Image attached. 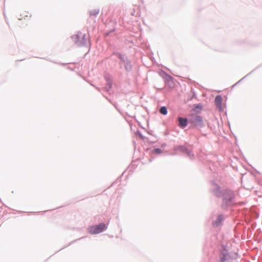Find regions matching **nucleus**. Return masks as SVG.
<instances>
[{
	"instance_id": "9",
	"label": "nucleus",
	"mask_w": 262,
	"mask_h": 262,
	"mask_svg": "<svg viewBox=\"0 0 262 262\" xmlns=\"http://www.w3.org/2000/svg\"><path fill=\"white\" fill-rule=\"evenodd\" d=\"M223 220V216L222 215H219L217 218L218 224H220L222 221Z\"/></svg>"
},
{
	"instance_id": "3",
	"label": "nucleus",
	"mask_w": 262,
	"mask_h": 262,
	"mask_svg": "<svg viewBox=\"0 0 262 262\" xmlns=\"http://www.w3.org/2000/svg\"><path fill=\"white\" fill-rule=\"evenodd\" d=\"M190 123L194 126H202L203 120L201 117L193 116L189 120Z\"/></svg>"
},
{
	"instance_id": "7",
	"label": "nucleus",
	"mask_w": 262,
	"mask_h": 262,
	"mask_svg": "<svg viewBox=\"0 0 262 262\" xmlns=\"http://www.w3.org/2000/svg\"><path fill=\"white\" fill-rule=\"evenodd\" d=\"M160 113L163 115H166L167 114V108L165 106H162L160 109Z\"/></svg>"
},
{
	"instance_id": "5",
	"label": "nucleus",
	"mask_w": 262,
	"mask_h": 262,
	"mask_svg": "<svg viewBox=\"0 0 262 262\" xmlns=\"http://www.w3.org/2000/svg\"><path fill=\"white\" fill-rule=\"evenodd\" d=\"M226 193H227V194H228V196L226 195V194L225 193H224V201L225 202V203H227L226 201L229 200L230 201L232 200V199L233 198V194L232 192H231V191H229V190H226Z\"/></svg>"
},
{
	"instance_id": "4",
	"label": "nucleus",
	"mask_w": 262,
	"mask_h": 262,
	"mask_svg": "<svg viewBox=\"0 0 262 262\" xmlns=\"http://www.w3.org/2000/svg\"><path fill=\"white\" fill-rule=\"evenodd\" d=\"M222 97L220 95H217L216 96L215 98V103L216 107L219 110H222Z\"/></svg>"
},
{
	"instance_id": "10",
	"label": "nucleus",
	"mask_w": 262,
	"mask_h": 262,
	"mask_svg": "<svg viewBox=\"0 0 262 262\" xmlns=\"http://www.w3.org/2000/svg\"><path fill=\"white\" fill-rule=\"evenodd\" d=\"M216 195L217 196H220L221 195L220 194H218L217 193H216Z\"/></svg>"
},
{
	"instance_id": "6",
	"label": "nucleus",
	"mask_w": 262,
	"mask_h": 262,
	"mask_svg": "<svg viewBox=\"0 0 262 262\" xmlns=\"http://www.w3.org/2000/svg\"><path fill=\"white\" fill-rule=\"evenodd\" d=\"M179 126L182 127H184L187 125V120L181 117H179L178 119Z\"/></svg>"
},
{
	"instance_id": "1",
	"label": "nucleus",
	"mask_w": 262,
	"mask_h": 262,
	"mask_svg": "<svg viewBox=\"0 0 262 262\" xmlns=\"http://www.w3.org/2000/svg\"><path fill=\"white\" fill-rule=\"evenodd\" d=\"M106 228V227L105 224L104 223H101L99 225L89 227L88 230L91 234H96L102 232Z\"/></svg>"
},
{
	"instance_id": "2",
	"label": "nucleus",
	"mask_w": 262,
	"mask_h": 262,
	"mask_svg": "<svg viewBox=\"0 0 262 262\" xmlns=\"http://www.w3.org/2000/svg\"><path fill=\"white\" fill-rule=\"evenodd\" d=\"M73 38L79 46L84 45L87 42L85 35L81 33L73 36Z\"/></svg>"
},
{
	"instance_id": "8",
	"label": "nucleus",
	"mask_w": 262,
	"mask_h": 262,
	"mask_svg": "<svg viewBox=\"0 0 262 262\" xmlns=\"http://www.w3.org/2000/svg\"><path fill=\"white\" fill-rule=\"evenodd\" d=\"M154 152L156 154L161 153V150L159 148H156L154 150Z\"/></svg>"
}]
</instances>
